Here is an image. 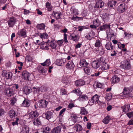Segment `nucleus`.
<instances>
[{
  "label": "nucleus",
  "mask_w": 133,
  "mask_h": 133,
  "mask_svg": "<svg viewBox=\"0 0 133 133\" xmlns=\"http://www.w3.org/2000/svg\"><path fill=\"white\" fill-rule=\"evenodd\" d=\"M61 94L63 95H66L67 94V92L65 89L64 88L62 89L61 91Z\"/></svg>",
  "instance_id": "obj_55"
},
{
  "label": "nucleus",
  "mask_w": 133,
  "mask_h": 133,
  "mask_svg": "<svg viewBox=\"0 0 133 133\" xmlns=\"http://www.w3.org/2000/svg\"><path fill=\"white\" fill-rule=\"evenodd\" d=\"M46 8H47V10L49 11H50L52 10L53 8L52 6L51 5L50 3L49 2L46 3L45 4Z\"/></svg>",
  "instance_id": "obj_33"
},
{
  "label": "nucleus",
  "mask_w": 133,
  "mask_h": 133,
  "mask_svg": "<svg viewBox=\"0 0 133 133\" xmlns=\"http://www.w3.org/2000/svg\"><path fill=\"white\" fill-rule=\"evenodd\" d=\"M33 89H35L34 91H36L37 92L38 91V92H39L40 91L41 92H44L47 91V87L44 85L42 86L40 88H36L34 87L33 88Z\"/></svg>",
  "instance_id": "obj_8"
},
{
  "label": "nucleus",
  "mask_w": 133,
  "mask_h": 133,
  "mask_svg": "<svg viewBox=\"0 0 133 133\" xmlns=\"http://www.w3.org/2000/svg\"><path fill=\"white\" fill-rule=\"evenodd\" d=\"M29 128L27 126L24 125L22 128L21 131V133H29Z\"/></svg>",
  "instance_id": "obj_19"
},
{
  "label": "nucleus",
  "mask_w": 133,
  "mask_h": 133,
  "mask_svg": "<svg viewBox=\"0 0 133 133\" xmlns=\"http://www.w3.org/2000/svg\"><path fill=\"white\" fill-rule=\"evenodd\" d=\"M111 81L112 83H116L119 81L120 78L116 75H115L112 77Z\"/></svg>",
  "instance_id": "obj_17"
},
{
  "label": "nucleus",
  "mask_w": 133,
  "mask_h": 133,
  "mask_svg": "<svg viewBox=\"0 0 133 133\" xmlns=\"http://www.w3.org/2000/svg\"><path fill=\"white\" fill-rule=\"evenodd\" d=\"M97 51L99 54L101 55H103L105 52V50L102 47L98 48Z\"/></svg>",
  "instance_id": "obj_37"
},
{
  "label": "nucleus",
  "mask_w": 133,
  "mask_h": 133,
  "mask_svg": "<svg viewBox=\"0 0 133 133\" xmlns=\"http://www.w3.org/2000/svg\"><path fill=\"white\" fill-rule=\"evenodd\" d=\"M63 41V39L58 41L57 42L58 45L59 46H61L62 44Z\"/></svg>",
  "instance_id": "obj_60"
},
{
  "label": "nucleus",
  "mask_w": 133,
  "mask_h": 133,
  "mask_svg": "<svg viewBox=\"0 0 133 133\" xmlns=\"http://www.w3.org/2000/svg\"><path fill=\"white\" fill-rule=\"evenodd\" d=\"M70 78L69 76L64 75L62 79V82L66 85L69 84L71 82Z\"/></svg>",
  "instance_id": "obj_7"
},
{
  "label": "nucleus",
  "mask_w": 133,
  "mask_h": 133,
  "mask_svg": "<svg viewBox=\"0 0 133 133\" xmlns=\"http://www.w3.org/2000/svg\"><path fill=\"white\" fill-rule=\"evenodd\" d=\"M31 89L30 88H26L23 89V91L24 93L27 95L29 94L31 91Z\"/></svg>",
  "instance_id": "obj_40"
},
{
  "label": "nucleus",
  "mask_w": 133,
  "mask_h": 133,
  "mask_svg": "<svg viewBox=\"0 0 133 133\" xmlns=\"http://www.w3.org/2000/svg\"><path fill=\"white\" fill-rule=\"evenodd\" d=\"M94 103H95V102L92 99V98H91V99L89 101L88 103V104H89V105H92Z\"/></svg>",
  "instance_id": "obj_54"
},
{
  "label": "nucleus",
  "mask_w": 133,
  "mask_h": 133,
  "mask_svg": "<svg viewBox=\"0 0 133 133\" xmlns=\"http://www.w3.org/2000/svg\"><path fill=\"white\" fill-rule=\"evenodd\" d=\"M101 64L102 65L101 70H103L108 69L109 67V65L106 63L104 62V61L103 63H102Z\"/></svg>",
  "instance_id": "obj_18"
},
{
  "label": "nucleus",
  "mask_w": 133,
  "mask_h": 133,
  "mask_svg": "<svg viewBox=\"0 0 133 133\" xmlns=\"http://www.w3.org/2000/svg\"><path fill=\"white\" fill-rule=\"evenodd\" d=\"M33 123L34 125L36 126L41 125V121L38 118L34 119L33 121Z\"/></svg>",
  "instance_id": "obj_31"
},
{
  "label": "nucleus",
  "mask_w": 133,
  "mask_h": 133,
  "mask_svg": "<svg viewBox=\"0 0 133 133\" xmlns=\"http://www.w3.org/2000/svg\"><path fill=\"white\" fill-rule=\"evenodd\" d=\"M71 12L75 15L78 14L77 10L75 8L72 9L71 10Z\"/></svg>",
  "instance_id": "obj_47"
},
{
  "label": "nucleus",
  "mask_w": 133,
  "mask_h": 133,
  "mask_svg": "<svg viewBox=\"0 0 133 133\" xmlns=\"http://www.w3.org/2000/svg\"><path fill=\"white\" fill-rule=\"evenodd\" d=\"M74 128L76 129V131H81L82 129V126L79 124L76 125L74 127Z\"/></svg>",
  "instance_id": "obj_38"
},
{
  "label": "nucleus",
  "mask_w": 133,
  "mask_h": 133,
  "mask_svg": "<svg viewBox=\"0 0 133 133\" xmlns=\"http://www.w3.org/2000/svg\"><path fill=\"white\" fill-rule=\"evenodd\" d=\"M17 34L19 37H26V31L24 29H21L18 31Z\"/></svg>",
  "instance_id": "obj_6"
},
{
  "label": "nucleus",
  "mask_w": 133,
  "mask_h": 133,
  "mask_svg": "<svg viewBox=\"0 0 133 133\" xmlns=\"http://www.w3.org/2000/svg\"><path fill=\"white\" fill-rule=\"evenodd\" d=\"M45 118L48 120H49L51 118H53V115L52 112L51 111H48L45 113Z\"/></svg>",
  "instance_id": "obj_13"
},
{
  "label": "nucleus",
  "mask_w": 133,
  "mask_h": 133,
  "mask_svg": "<svg viewBox=\"0 0 133 133\" xmlns=\"http://www.w3.org/2000/svg\"><path fill=\"white\" fill-rule=\"evenodd\" d=\"M132 89L131 87L129 88L124 87L123 91L122 92L123 94L121 95V98H125L128 97H132L133 92L132 91Z\"/></svg>",
  "instance_id": "obj_1"
},
{
  "label": "nucleus",
  "mask_w": 133,
  "mask_h": 133,
  "mask_svg": "<svg viewBox=\"0 0 133 133\" xmlns=\"http://www.w3.org/2000/svg\"><path fill=\"white\" fill-rule=\"evenodd\" d=\"M79 64L81 66L85 67L88 65V63L84 59H82L80 61Z\"/></svg>",
  "instance_id": "obj_22"
},
{
  "label": "nucleus",
  "mask_w": 133,
  "mask_h": 133,
  "mask_svg": "<svg viewBox=\"0 0 133 133\" xmlns=\"http://www.w3.org/2000/svg\"><path fill=\"white\" fill-rule=\"evenodd\" d=\"M125 7L126 6L124 4H121L118 6L117 10L120 13H123L125 11Z\"/></svg>",
  "instance_id": "obj_12"
},
{
  "label": "nucleus",
  "mask_w": 133,
  "mask_h": 133,
  "mask_svg": "<svg viewBox=\"0 0 133 133\" xmlns=\"http://www.w3.org/2000/svg\"><path fill=\"white\" fill-rule=\"evenodd\" d=\"M105 48L107 50H111L113 49L114 46L111 42H108L106 44Z\"/></svg>",
  "instance_id": "obj_21"
},
{
  "label": "nucleus",
  "mask_w": 133,
  "mask_h": 133,
  "mask_svg": "<svg viewBox=\"0 0 133 133\" xmlns=\"http://www.w3.org/2000/svg\"><path fill=\"white\" fill-rule=\"evenodd\" d=\"M111 98L112 94L111 93H107L106 94L105 98L108 101H109L111 99Z\"/></svg>",
  "instance_id": "obj_46"
},
{
  "label": "nucleus",
  "mask_w": 133,
  "mask_h": 133,
  "mask_svg": "<svg viewBox=\"0 0 133 133\" xmlns=\"http://www.w3.org/2000/svg\"><path fill=\"white\" fill-rule=\"evenodd\" d=\"M45 27V24L44 23L38 24L37 26V27L38 29L41 30L44 29Z\"/></svg>",
  "instance_id": "obj_32"
},
{
  "label": "nucleus",
  "mask_w": 133,
  "mask_h": 133,
  "mask_svg": "<svg viewBox=\"0 0 133 133\" xmlns=\"http://www.w3.org/2000/svg\"><path fill=\"white\" fill-rule=\"evenodd\" d=\"M104 59H98L93 61L92 63V67L95 69L98 68L102 63L105 61Z\"/></svg>",
  "instance_id": "obj_3"
},
{
  "label": "nucleus",
  "mask_w": 133,
  "mask_h": 133,
  "mask_svg": "<svg viewBox=\"0 0 133 133\" xmlns=\"http://www.w3.org/2000/svg\"><path fill=\"white\" fill-rule=\"evenodd\" d=\"M88 113V112L86 111L84 107H82L81 109L80 114L82 115H85Z\"/></svg>",
  "instance_id": "obj_41"
},
{
  "label": "nucleus",
  "mask_w": 133,
  "mask_h": 133,
  "mask_svg": "<svg viewBox=\"0 0 133 133\" xmlns=\"http://www.w3.org/2000/svg\"><path fill=\"white\" fill-rule=\"evenodd\" d=\"M9 116L10 117L12 118L14 117L17 116L16 112L13 110H11L9 112Z\"/></svg>",
  "instance_id": "obj_30"
},
{
  "label": "nucleus",
  "mask_w": 133,
  "mask_h": 133,
  "mask_svg": "<svg viewBox=\"0 0 133 133\" xmlns=\"http://www.w3.org/2000/svg\"><path fill=\"white\" fill-rule=\"evenodd\" d=\"M110 119V118L109 116H107L105 117L103 119V122L105 124H107L109 123V121Z\"/></svg>",
  "instance_id": "obj_35"
},
{
  "label": "nucleus",
  "mask_w": 133,
  "mask_h": 133,
  "mask_svg": "<svg viewBox=\"0 0 133 133\" xmlns=\"http://www.w3.org/2000/svg\"><path fill=\"white\" fill-rule=\"evenodd\" d=\"M22 78H24V79H27L28 81H31L29 78L30 75L27 71H23L22 72Z\"/></svg>",
  "instance_id": "obj_9"
},
{
  "label": "nucleus",
  "mask_w": 133,
  "mask_h": 133,
  "mask_svg": "<svg viewBox=\"0 0 133 133\" xmlns=\"http://www.w3.org/2000/svg\"><path fill=\"white\" fill-rule=\"evenodd\" d=\"M17 21V20L14 17H10L7 21L9 27H13Z\"/></svg>",
  "instance_id": "obj_4"
},
{
  "label": "nucleus",
  "mask_w": 133,
  "mask_h": 133,
  "mask_svg": "<svg viewBox=\"0 0 133 133\" xmlns=\"http://www.w3.org/2000/svg\"><path fill=\"white\" fill-rule=\"evenodd\" d=\"M71 39L75 41H78L79 38V36L74 34H72L71 35Z\"/></svg>",
  "instance_id": "obj_25"
},
{
  "label": "nucleus",
  "mask_w": 133,
  "mask_h": 133,
  "mask_svg": "<svg viewBox=\"0 0 133 133\" xmlns=\"http://www.w3.org/2000/svg\"><path fill=\"white\" fill-rule=\"evenodd\" d=\"M93 24L97 26H98L99 24L98 19L97 18L94 20L93 21Z\"/></svg>",
  "instance_id": "obj_49"
},
{
  "label": "nucleus",
  "mask_w": 133,
  "mask_h": 133,
  "mask_svg": "<svg viewBox=\"0 0 133 133\" xmlns=\"http://www.w3.org/2000/svg\"><path fill=\"white\" fill-rule=\"evenodd\" d=\"M64 59H57L56 61V64L57 65L61 66L62 65L64 64V62L63 60Z\"/></svg>",
  "instance_id": "obj_28"
},
{
  "label": "nucleus",
  "mask_w": 133,
  "mask_h": 133,
  "mask_svg": "<svg viewBox=\"0 0 133 133\" xmlns=\"http://www.w3.org/2000/svg\"><path fill=\"white\" fill-rule=\"evenodd\" d=\"M5 77L7 79H10L12 77V74L10 72H5L4 73Z\"/></svg>",
  "instance_id": "obj_36"
},
{
  "label": "nucleus",
  "mask_w": 133,
  "mask_h": 133,
  "mask_svg": "<svg viewBox=\"0 0 133 133\" xmlns=\"http://www.w3.org/2000/svg\"><path fill=\"white\" fill-rule=\"evenodd\" d=\"M102 45V41L101 39H98L96 40L95 44V45L96 47H100Z\"/></svg>",
  "instance_id": "obj_29"
},
{
  "label": "nucleus",
  "mask_w": 133,
  "mask_h": 133,
  "mask_svg": "<svg viewBox=\"0 0 133 133\" xmlns=\"http://www.w3.org/2000/svg\"><path fill=\"white\" fill-rule=\"evenodd\" d=\"M51 130L50 128L48 127H45L43 129V131L45 133H49V131Z\"/></svg>",
  "instance_id": "obj_45"
},
{
  "label": "nucleus",
  "mask_w": 133,
  "mask_h": 133,
  "mask_svg": "<svg viewBox=\"0 0 133 133\" xmlns=\"http://www.w3.org/2000/svg\"><path fill=\"white\" fill-rule=\"evenodd\" d=\"M78 16L74 17L73 16L71 18V19L73 20L74 21H78Z\"/></svg>",
  "instance_id": "obj_58"
},
{
  "label": "nucleus",
  "mask_w": 133,
  "mask_h": 133,
  "mask_svg": "<svg viewBox=\"0 0 133 133\" xmlns=\"http://www.w3.org/2000/svg\"><path fill=\"white\" fill-rule=\"evenodd\" d=\"M85 73L88 75H90L91 72V68L89 67L86 66L83 69Z\"/></svg>",
  "instance_id": "obj_26"
},
{
  "label": "nucleus",
  "mask_w": 133,
  "mask_h": 133,
  "mask_svg": "<svg viewBox=\"0 0 133 133\" xmlns=\"http://www.w3.org/2000/svg\"><path fill=\"white\" fill-rule=\"evenodd\" d=\"M48 102L44 100L39 101L37 103V105L39 107L42 108L46 107L47 105Z\"/></svg>",
  "instance_id": "obj_5"
},
{
  "label": "nucleus",
  "mask_w": 133,
  "mask_h": 133,
  "mask_svg": "<svg viewBox=\"0 0 133 133\" xmlns=\"http://www.w3.org/2000/svg\"><path fill=\"white\" fill-rule=\"evenodd\" d=\"M110 26L109 25L104 24L101 26L100 28V29L102 30H106L107 29L110 28Z\"/></svg>",
  "instance_id": "obj_39"
},
{
  "label": "nucleus",
  "mask_w": 133,
  "mask_h": 133,
  "mask_svg": "<svg viewBox=\"0 0 133 133\" xmlns=\"http://www.w3.org/2000/svg\"><path fill=\"white\" fill-rule=\"evenodd\" d=\"M17 101L16 98L15 97H13L11 100V104L12 105H14V104Z\"/></svg>",
  "instance_id": "obj_51"
},
{
  "label": "nucleus",
  "mask_w": 133,
  "mask_h": 133,
  "mask_svg": "<svg viewBox=\"0 0 133 133\" xmlns=\"http://www.w3.org/2000/svg\"><path fill=\"white\" fill-rule=\"evenodd\" d=\"M61 131V127L60 126H57L52 129L50 133H60Z\"/></svg>",
  "instance_id": "obj_14"
},
{
  "label": "nucleus",
  "mask_w": 133,
  "mask_h": 133,
  "mask_svg": "<svg viewBox=\"0 0 133 133\" xmlns=\"http://www.w3.org/2000/svg\"><path fill=\"white\" fill-rule=\"evenodd\" d=\"M4 111L3 109H0V117L2 115H4Z\"/></svg>",
  "instance_id": "obj_63"
},
{
  "label": "nucleus",
  "mask_w": 133,
  "mask_h": 133,
  "mask_svg": "<svg viewBox=\"0 0 133 133\" xmlns=\"http://www.w3.org/2000/svg\"><path fill=\"white\" fill-rule=\"evenodd\" d=\"M38 72L40 73H43L46 71V69L45 67L40 65H38L37 67Z\"/></svg>",
  "instance_id": "obj_20"
},
{
  "label": "nucleus",
  "mask_w": 133,
  "mask_h": 133,
  "mask_svg": "<svg viewBox=\"0 0 133 133\" xmlns=\"http://www.w3.org/2000/svg\"><path fill=\"white\" fill-rule=\"evenodd\" d=\"M96 86L98 88H103L104 86L102 83H97L96 84Z\"/></svg>",
  "instance_id": "obj_48"
},
{
  "label": "nucleus",
  "mask_w": 133,
  "mask_h": 133,
  "mask_svg": "<svg viewBox=\"0 0 133 133\" xmlns=\"http://www.w3.org/2000/svg\"><path fill=\"white\" fill-rule=\"evenodd\" d=\"M64 41L65 43L68 42V41L67 39V35L66 34L64 33Z\"/></svg>",
  "instance_id": "obj_56"
},
{
  "label": "nucleus",
  "mask_w": 133,
  "mask_h": 133,
  "mask_svg": "<svg viewBox=\"0 0 133 133\" xmlns=\"http://www.w3.org/2000/svg\"><path fill=\"white\" fill-rule=\"evenodd\" d=\"M121 67L124 69H130L131 65L130 61L128 59H125L121 62Z\"/></svg>",
  "instance_id": "obj_2"
},
{
  "label": "nucleus",
  "mask_w": 133,
  "mask_h": 133,
  "mask_svg": "<svg viewBox=\"0 0 133 133\" xmlns=\"http://www.w3.org/2000/svg\"><path fill=\"white\" fill-rule=\"evenodd\" d=\"M121 108L123 110V112L126 113L127 111V110L126 109L127 107L126 106V105H124Z\"/></svg>",
  "instance_id": "obj_62"
},
{
  "label": "nucleus",
  "mask_w": 133,
  "mask_h": 133,
  "mask_svg": "<svg viewBox=\"0 0 133 133\" xmlns=\"http://www.w3.org/2000/svg\"><path fill=\"white\" fill-rule=\"evenodd\" d=\"M66 110V109L65 108L63 109L59 113V116H61L62 114Z\"/></svg>",
  "instance_id": "obj_59"
},
{
  "label": "nucleus",
  "mask_w": 133,
  "mask_h": 133,
  "mask_svg": "<svg viewBox=\"0 0 133 133\" xmlns=\"http://www.w3.org/2000/svg\"><path fill=\"white\" fill-rule=\"evenodd\" d=\"M49 45L46 42H43L41 43L40 48L42 49L48 50L49 49Z\"/></svg>",
  "instance_id": "obj_15"
},
{
  "label": "nucleus",
  "mask_w": 133,
  "mask_h": 133,
  "mask_svg": "<svg viewBox=\"0 0 133 133\" xmlns=\"http://www.w3.org/2000/svg\"><path fill=\"white\" fill-rule=\"evenodd\" d=\"M45 63H46L47 65H49L51 64V62L49 59H48L45 61Z\"/></svg>",
  "instance_id": "obj_61"
},
{
  "label": "nucleus",
  "mask_w": 133,
  "mask_h": 133,
  "mask_svg": "<svg viewBox=\"0 0 133 133\" xmlns=\"http://www.w3.org/2000/svg\"><path fill=\"white\" fill-rule=\"evenodd\" d=\"M85 84L84 81L82 79H78L75 82V85L77 87H80Z\"/></svg>",
  "instance_id": "obj_11"
},
{
  "label": "nucleus",
  "mask_w": 133,
  "mask_h": 133,
  "mask_svg": "<svg viewBox=\"0 0 133 133\" xmlns=\"http://www.w3.org/2000/svg\"><path fill=\"white\" fill-rule=\"evenodd\" d=\"M95 36V33L92 31H90L85 36V38L88 40H91Z\"/></svg>",
  "instance_id": "obj_10"
},
{
  "label": "nucleus",
  "mask_w": 133,
  "mask_h": 133,
  "mask_svg": "<svg viewBox=\"0 0 133 133\" xmlns=\"http://www.w3.org/2000/svg\"><path fill=\"white\" fill-rule=\"evenodd\" d=\"M99 97L97 94H96L92 98L95 102V104H96L97 101L98 100Z\"/></svg>",
  "instance_id": "obj_44"
},
{
  "label": "nucleus",
  "mask_w": 133,
  "mask_h": 133,
  "mask_svg": "<svg viewBox=\"0 0 133 133\" xmlns=\"http://www.w3.org/2000/svg\"><path fill=\"white\" fill-rule=\"evenodd\" d=\"M91 124L90 123H88L87 124V128L88 129H90L91 127Z\"/></svg>",
  "instance_id": "obj_64"
},
{
  "label": "nucleus",
  "mask_w": 133,
  "mask_h": 133,
  "mask_svg": "<svg viewBox=\"0 0 133 133\" xmlns=\"http://www.w3.org/2000/svg\"><path fill=\"white\" fill-rule=\"evenodd\" d=\"M81 100L83 101H85L88 99V97L87 96L85 95H82L80 96Z\"/></svg>",
  "instance_id": "obj_52"
},
{
  "label": "nucleus",
  "mask_w": 133,
  "mask_h": 133,
  "mask_svg": "<svg viewBox=\"0 0 133 133\" xmlns=\"http://www.w3.org/2000/svg\"><path fill=\"white\" fill-rule=\"evenodd\" d=\"M53 15L56 18V19H58L61 18V13L59 12H56L53 11Z\"/></svg>",
  "instance_id": "obj_27"
},
{
  "label": "nucleus",
  "mask_w": 133,
  "mask_h": 133,
  "mask_svg": "<svg viewBox=\"0 0 133 133\" xmlns=\"http://www.w3.org/2000/svg\"><path fill=\"white\" fill-rule=\"evenodd\" d=\"M38 114L36 111H34L32 114V117H35L38 116Z\"/></svg>",
  "instance_id": "obj_50"
},
{
  "label": "nucleus",
  "mask_w": 133,
  "mask_h": 133,
  "mask_svg": "<svg viewBox=\"0 0 133 133\" xmlns=\"http://www.w3.org/2000/svg\"><path fill=\"white\" fill-rule=\"evenodd\" d=\"M50 46L53 49H55L56 48V45L55 44V41L54 40L52 39L50 42Z\"/></svg>",
  "instance_id": "obj_43"
},
{
  "label": "nucleus",
  "mask_w": 133,
  "mask_h": 133,
  "mask_svg": "<svg viewBox=\"0 0 133 133\" xmlns=\"http://www.w3.org/2000/svg\"><path fill=\"white\" fill-rule=\"evenodd\" d=\"M22 105L25 107H28L30 106V101L27 99H25L22 103Z\"/></svg>",
  "instance_id": "obj_24"
},
{
  "label": "nucleus",
  "mask_w": 133,
  "mask_h": 133,
  "mask_svg": "<svg viewBox=\"0 0 133 133\" xmlns=\"http://www.w3.org/2000/svg\"><path fill=\"white\" fill-rule=\"evenodd\" d=\"M18 120L19 119L18 118H16L15 121L12 122V125L13 126H14L15 125H18Z\"/></svg>",
  "instance_id": "obj_53"
},
{
  "label": "nucleus",
  "mask_w": 133,
  "mask_h": 133,
  "mask_svg": "<svg viewBox=\"0 0 133 133\" xmlns=\"http://www.w3.org/2000/svg\"><path fill=\"white\" fill-rule=\"evenodd\" d=\"M74 66L75 65L72 61L68 62L66 65V68L70 70L72 69Z\"/></svg>",
  "instance_id": "obj_16"
},
{
  "label": "nucleus",
  "mask_w": 133,
  "mask_h": 133,
  "mask_svg": "<svg viewBox=\"0 0 133 133\" xmlns=\"http://www.w3.org/2000/svg\"><path fill=\"white\" fill-rule=\"evenodd\" d=\"M40 37L43 39H47L48 38V35L47 33H44L41 34L39 36Z\"/></svg>",
  "instance_id": "obj_42"
},
{
  "label": "nucleus",
  "mask_w": 133,
  "mask_h": 133,
  "mask_svg": "<svg viewBox=\"0 0 133 133\" xmlns=\"http://www.w3.org/2000/svg\"><path fill=\"white\" fill-rule=\"evenodd\" d=\"M128 117L129 118H131L133 116V112H130L129 113L127 114Z\"/></svg>",
  "instance_id": "obj_57"
},
{
  "label": "nucleus",
  "mask_w": 133,
  "mask_h": 133,
  "mask_svg": "<svg viewBox=\"0 0 133 133\" xmlns=\"http://www.w3.org/2000/svg\"><path fill=\"white\" fill-rule=\"evenodd\" d=\"M104 5V3L101 1H99L96 3L95 7L98 8H101L103 7Z\"/></svg>",
  "instance_id": "obj_23"
},
{
  "label": "nucleus",
  "mask_w": 133,
  "mask_h": 133,
  "mask_svg": "<svg viewBox=\"0 0 133 133\" xmlns=\"http://www.w3.org/2000/svg\"><path fill=\"white\" fill-rule=\"evenodd\" d=\"M6 93L7 96L10 97L13 94V91L11 89H8L6 91Z\"/></svg>",
  "instance_id": "obj_34"
}]
</instances>
